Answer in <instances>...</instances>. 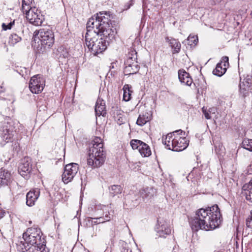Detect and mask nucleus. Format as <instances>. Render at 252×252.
Returning <instances> with one entry per match:
<instances>
[{
  "mask_svg": "<svg viewBox=\"0 0 252 252\" xmlns=\"http://www.w3.org/2000/svg\"><path fill=\"white\" fill-rule=\"evenodd\" d=\"M226 71V69L222 67L221 63H219L217 64L216 68L213 70V73L215 75L220 77L225 73Z\"/></svg>",
  "mask_w": 252,
  "mask_h": 252,
  "instance_id": "obj_29",
  "label": "nucleus"
},
{
  "mask_svg": "<svg viewBox=\"0 0 252 252\" xmlns=\"http://www.w3.org/2000/svg\"><path fill=\"white\" fill-rule=\"evenodd\" d=\"M98 217L94 218H91V219H94V220H98V223H103L105 221H109L110 220H105L104 219V218L101 216H98Z\"/></svg>",
  "mask_w": 252,
  "mask_h": 252,
  "instance_id": "obj_39",
  "label": "nucleus"
},
{
  "mask_svg": "<svg viewBox=\"0 0 252 252\" xmlns=\"http://www.w3.org/2000/svg\"><path fill=\"white\" fill-rule=\"evenodd\" d=\"M188 43L190 45L196 44L198 42L197 36L189 35L187 39Z\"/></svg>",
  "mask_w": 252,
  "mask_h": 252,
  "instance_id": "obj_35",
  "label": "nucleus"
},
{
  "mask_svg": "<svg viewBox=\"0 0 252 252\" xmlns=\"http://www.w3.org/2000/svg\"><path fill=\"white\" fill-rule=\"evenodd\" d=\"M45 80L41 75L38 74L31 78L29 83L30 91L34 94L41 93L45 86Z\"/></svg>",
  "mask_w": 252,
  "mask_h": 252,
  "instance_id": "obj_6",
  "label": "nucleus"
},
{
  "mask_svg": "<svg viewBox=\"0 0 252 252\" xmlns=\"http://www.w3.org/2000/svg\"><path fill=\"white\" fill-rule=\"evenodd\" d=\"M152 119V115L149 113H145L143 115H140L137 120L136 124L138 126H143Z\"/></svg>",
  "mask_w": 252,
  "mask_h": 252,
  "instance_id": "obj_24",
  "label": "nucleus"
},
{
  "mask_svg": "<svg viewBox=\"0 0 252 252\" xmlns=\"http://www.w3.org/2000/svg\"><path fill=\"white\" fill-rule=\"evenodd\" d=\"M167 40H169V45L172 49V53H178L180 51L181 46L180 42L174 38L169 39V38H167Z\"/></svg>",
  "mask_w": 252,
  "mask_h": 252,
  "instance_id": "obj_23",
  "label": "nucleus"
},
{
  "mask_svg": "<svg viewBox=\"0 0 252 252\" xmlns=\"http://www.w3.org/2000/svg\"><path fill=\"white\" fill-rule=\"evenodd\" d=\"M242 189L243 193L245 195L246 199L252 202V179L249 184L243 186Z\"/></svg>",
  "mask_w": 252,
  "mask_h": 252,
  "instance_id": "obj_20",
  "label": "nucleus"
},
{
  "mask_svg": "<svg viewBox=\"0 0 252 252\" xmlns=\"http://www.w3.org/2000/svg\"><path fill=\"white\" fill-rule=\"evenodd\" d=\"M21 38L17 34L13 33L11 34L9 37V43L12 45H14L21 41Z\"/></svg>",
  "mask_w": 252,
  "mask_h": 252,
  "instance_id": "obj_33",
  "label": "nucleus"
},
{
  "mask_svg": "<svg viewBox=\"0 0 252 252\" xmlns=\"http://www.w3.org/2000/svg\"><path fill=\"white\" fill-rule=\"evenodd\" d=\"M245 84H246L245 86L246 87H248V88L250 89V87H251V83H250L248 81H243Z\"/></svg>",
  "mask_w": 252,
  "mask_h": 252,
  "instance_id": "obj_44",
  "label": "nucleus"
},
{
  "mask_svg": "<svg viewBox=\"0 0 252 252\" xmlns=\"http://www.w3.org/2000/svg\"><path fill=\"white\" fill-rule=\"evenodd\" d=\"M38 41L34 46L37 52L40 54L46 52L53 45L55 41L54 34L50 29H41L37 34Z\"/></svg>",
  "mask_w": 252,
  "mask_h": 252,
  "instance_id": "obj_5",
  "label": "nucleus"
},
{
  "mask_svg": "<svg viewBox=\"0 0 252 252\" xmlns=\"http://www.w3.org/2000/svg\"><path fill=\"white\" fill-rule=\"evenodd\" d=\"M24 236H30L32 235V236H36L37 238H43L42 233L40 230V229L37 227H31L27 229L26 232L23 233Z\"/></svg>",
  "mask_w": 252,
  "mask_h": 252,
  "instance_id": "obj_22",
  "label": "nucleus"
},
{
  "mask_svg": "<svg viewBox=\"0 0 252 252\" xmlns=\"http://www.w3.org/2000/svg\"><path fill=\"white\" fill-rule=\"evenodd\" d=\"M32 0H23L22 5V10L23 13L30 9L31 7V4Z\"/></svg>",
  "mask_w": 252,
  "mask_h": 252,
  "instance_id": "obj_31",
  "label": "nucleus"
},
{
  "mask_svg": "<svg viewBox=\"0 0 252 252\" xmlns=\"http://www.w3.org/2000/svg\"><path fill=\"white\" fill-rule=\"evenodd\" d=\"M78 165L71 163L66 165L62 175V180L65 184L71 182L78 171Z\"/></svg>",
  "mask_w": 252,
  "mask_h": 252,
  "instance_id": "obj_7",
  "label": "nucleus"
},
{
  "mask_svg": "<svg viewBox=\"0 0 252 252\" xmlns=\"http://www.w3.org/2000/svg\"><path fill=\"white\" fill-rule=\"evenodd\" d=\"M40 195V190L38 189H35L30 191L26 195V204L28 206L31 207L34 205L35 202Z\"/></svg>",
  "mask_w": 252,
  "mask_h": 252,
  "instance_id": "obj_14",
  "label": "nucleus"
},
{
  "mask_svg": "<svg viewBox=\"0 0 252 252\" xmlns=\"http://www.w3.org/2000/svg\"><path fill=\"white\" fill-rule=\"evenodd\" d=\"M111 18L109 12L102 11L93 16L87 22L86 44L95 56L105 51L115 39L117 32L110 26Z\"/></svg>",
  "mask_w": 252,
  "mask_h": 252,
  "instance_id": "obj_1",
  "label": "nucleus"
},
{
  "mask_svg": "<svg viewBox=\"0 0 252 252\" xmlns=\"http://www.w3.org/2000/svg\"><path fill=\"white\" fill-rule=\"evenodd\" d=\"M109 192L112 197L122 193L123 188L120 185H114L109 188Z\"/></svg>",
  "mask_w": 252,
  "mask_h": 252,
  "instance_id": "obj_27",
  "label": "nucleus"
},
{
  "mask_svg": "<svg viewBox=\"0 0 252 252\" xmlns=\"http://www.w3.org/2000/svg\"><path fill=\"white\" fill-rule=\"evenodd\" d=\"M1 89H2V88H1ZM3 92V90H2V89H1V90H0V92Z\"/></svg>",
  "mask_w": 252,
  "mask_h": 252,
  "instance_id": "obj_48",
  "label": "nucleus"
},
{
  "mask_svg": "<svg viewBox=\"0 0 252 252\" xmlns=\"http://www.w3.org/2000/svg\"><path fill=\"white\" fill-rule=\"evenodd\" d=\"M158 224L156 227L157 235L159 237L165 238L171 232V228L168 223L164 220H158Z\"/></svg>",
  "mask_w": 252,
  "mask_h": 252,
  "instance_id": "obj_9",
  "label": "nucleus"
},
{
  "mask_svg": "<svg viewBox=\"0 0 252 252\" xmlns=\"http://www.w3.org/2000/svg\"><path fill=\"white\" fill-rule=\"evenodd\" d=\"M6 212L2 210H0V220L2 219L5 215Z\"/></svg>",
  "mask_w": 252,
  "mask_h": 252,
  "instance_id": "obj_43",
  "label": "nucleus"
},
{
  "mask_svg": "<svg viewBox=\"0 0 252 252\" xmlns=\"http://www.w3.org/2000/svg\"><path fill=\"white\" fill-rule=\"evenodd\" d=\"M156 189L153 187H146L140 190L139 193L143 199H149L156 194Z\"/></svg>",
  "mask_w": 252,
  "mask_h": 252,
  "instance_id": "obj_18",
  "label": "nucleus"
},
{
  "mask_svg": "<svg viewBox=\"0 0 252 252\" xmlns=\"http://www.w3.org/2000/svg\"><path fill=\"white\" fill-rule=\"evenodd\" d=\"M9 126L5 125L0 128V137L1 140L8 142L12 138V131L8 128Z\"/></svg>",
  "mask_w": 252,
  "mask_h": 252,
  "instance_id": "obj_15",
  "label": "nucleus"
},
{
  "mask_svg": "<svg viewBox=\"0 0 252 252\" xmlns=\"http://www.w3.org/2000/svg\"><path fill=\"white\" fill-rule=\"evenodd\" d=\"M212 1H213L215 3H216L217 2H219L221 1V0H211Z\"/></svg>",
  "mask_w": 252,
  "mask_h": 252,
  "instance_id": "obj_46",
  "label": "nucleus"
},
{
  "mask_svg": "<svg viewBox=\"0 0 252 252\" xmlns=\"http://www.w3.org/2000/svg\"><path fill=\"white\" fill-rule=\"evenodd\" d=\"M142 157H148L151 155V151L149 146L143 142L138 151Z\"/></svg>",
  "mask_w": 252,
  "mask_h": 252,
  "instance_id": "obj_26",
  "label": "nucleus"
},
{
  "mask_svg": "<svg viewBox=\"0 0 252 252\" xmlns=\"http://www.w3.org/2000/svg\"><path fill=\"white\" fill-rule=\"evenodd\" d=\"M95 112L96 115L98 116H104L106 114L105 109V102L104 100L100 98L97 99L95 107Z\"/></svg>",
  "mask_w": 252,
  "mask_h": 252,
  "instance_id": "obj_17",
  "label": "nucleus"
},
{
  "mask_svg": "<svg viewBox=\"0 0 252 252\" xmlns=\"http://www.w3.org/2000/svg\"><path fill=\"white\" fill-rule=\"evenodd\" d=\"M228 60V57L227 56H224L222 58L220 62L221 63V64L223 63V67L225 68V69H226L227 67H228L229 65Z\"/></svg>",
  "mask_w": 252,
  "mask_h": 252,
  "instance_id": "obj_37",
  "label": "nucleus"
},
{
  "mask_svg": "<svg viewBox=\"0 0 252 252\" xmlns=\"http://www.w3.org/2000/svg\"><path fill=\"white\" fill-rule=\"evenodd\" d=\"M92 144L88 151L87 163L94 168L98 167L104 163L105 158L102 139L95 137L92 141Z\"/></svg>",
  "mask_w": 252,
  "mask_h": 252,
  "instance_id": "obj_3",
  "label": "nucleus"
},
{
  "mask_svg": "<svg viewBox=\"0 0 252 252\" xmlns=\"http://www.w3.org/2000/svg\"><path fill=\"white\" fill-rule=\"evenodd\" d=\"M27 19L30 23L36 26H40L43 22V17L35 7L31 8L25 12Z\"/></svg>",
  "mask_w": 252,
  "mask_h": 252,
  "instance_id": "obj_8",
  "label": "nucleus"
},
{
  "mask_svg": "<svg viewBox=\"0 0 252 252\" xmlns=\"http://www.w3.org/2000/svg\"><path fill=\"white\" fill-rule=\"evenodd\" d=\"M121 123H123L122 121H121L120 123H119V125H121Z\"/></svg>",
  "mask_w": 252,
  "mask_h": 252,
  "instance_id": "obj_49",
  "label": "nucleus"
},
{
  "mask_svg": "<svg viewBox=\"0 0 252 252\" xmlns=\"http://www.w3.org/2000/svg\"><path fill=\"white\" fill-rule=\"evenodd\" d=\"M20 241H22L28 247L36 245H38V247H40L44 245L45 243L44 238H40L39 240V238H37L36 236H32V235L26 237L23 234V237Z\"/></svg>",
  "mask_w": 252,
  "mask_h": 252,
  "instance_id": "obj_11",
  "label": "nucleus"
},
{
  "mask_svg": "<svg viewBox=\"0 0 252 252\" xmlns=\"http://www.w3.org/2000/svg\"><path fill=\"white\" fill-rule=\"evenodd\" d=\"M14 24V21H13V22H11L8 25H6L5 24L3 23L2 25V27L4 30H7L8 29H10Z\"/></svg>",
  "mask_w": 252,
  "mask_h": 252,
  "instance_id": "obj_38",
  "label": "nucleus"
},
{
  "mask_svg": "<svg viewBox=\"0 0 252 252\" xmlns=\"http://www.w3.org/2000/svg\"><path fill=\"white\" fill-rule=\"evenodd\" d=\"M10 181V173L7 170L1 168L0 171V187L1 185H8Z\"/></svg>",
  "mask_w": 252,
  "mask_h": 252,
  "instance_id": "obj_19",
  "label": "nucleus"
},
{
  "mask_svg": "<svg viewBox=\"0 0 252 252\" xmlns=\"http://www.w3.org/2000/svg\"><path fill=\"white\" fill-rule=\"evenodd\" d=\"M32 168L31 159L29 157H25L21 159L18 167V171L20 175L26 177L30 173Z\"/></svg>",
  "mask_w": 252,
  "mask_h": 252,
  "instance_id": "obj_10",
  "label": "nucleus"
},
{
  "mask_svg": "<svg viewBox=\"0 0 252 252\" xmlns=\"http://www.w3.org/2000/svg\"><path fill=\"white\" fill-rule=\"evenodd\" d=\"M44 247L45 246H43V249H40V251L39 252H46L45 251H44Z\"/></svg>",
  "mask_w": 252,
  "mask_h": 252,
  "instance_id": "obj_47",
  "label": "nucleus"
},
{
  "mask_svg": "<svg viewBox=\"0 0 252 252\" xmlns=\"http://www.w3.org/2000/svg\"><path fill=\"white\" fill-rule=\"evenodd\" d=\"M242 147L252 152V139H244L242 143Z\"/></svg>",
  "mask_w": 252,
  "mask_h": 252,
  "instance_id": "obj_30",
  "label": "nucleus"
},
{
  "mask_svg": "<svg viewBox=\"0 0 252 252\" xmlns=\"http://www.w3.org/2000/svg\"><path fill=\"white\" fill-rule=\"evenodd\" d=\"M251 17H252V12H251Z\"/></svg>",
  "mask_w": 252,
  "mask_h": 252,
  "instance_id": "obj_50",
  "label": "nucleus"
},
{
  "mask_svg": "<svg viewBox=\"0 0 252 252\" xmlns=\"http://www.w3.org/2000/svg\"><path fill=\"white\" fill-rule=\"evenodd\" d=\"M143 142L137 139H132L130 141V145L133 150L137 149L139 150V148L142 145Z\"/></svg>",
  "mask_w": 252,
  "mask_h": 252,
  "instance_id": "obj_32",
  "label": "nucleus"
},
{
  "mask_svg": "<svg viewBox=\"0 0 252 252\" xmlns=\"http://www.w3.org/2000/svg\"><path fill=\"white\" fill-rule=\"evenodd\" d=\"M92 218H89L88 219V221L89 222H90L91 221V224L92 225H95V224H98V220H93L94 219H91Z\"/></svg>",
  "mask_w": 252,
  "mask_h": 252,
  "instance_id": "obj_42",
  "label": "nucleus"
},
{
  "mask_svg": "<svg viewBox=\"0 0 252 252\" xmlns=\"http://www.w3.org/2000/svg\"><path fill=\"white\" fill-rule=\"evenodd\" d=\"M182 133L183 131L179 129L168 133L165 138L163 137V144L169 150L177 152L184 150L189 144L186 138L181 136Z\"/></svg>",
  "mask_w": 252,
  "mask_h": 252,
  "instance_id": "obj_4",
  "label": "nucleus"
},
{
  "mask_svg": "<svg viewBox=\"0 0 252 252\" xmlns=\"http://www.w3.org/2000/svg\"><path fill=\"white\" fill-rule=\"evenodd\" d=\"M122 252H131V250L129 249L128 245L125 244L122 249Z\"/></svg>",
  "mask_w": 252,
  "mask_h": 252,
  "instance_id": "obj_41",
  "label": "nucleus"
},
{
  "mask_svg": "<svg viewBox=\"0 0 252 252\" xmlns=\"http://www.w3.org/2000/svg\"><path fill=\"white\" fill-rule=\"evenodd\" d=\"M178 78L181 83L187 86H190L192 83V79L189 74L184 70L180 69L178 71Z\"/></svg>",
  "mask_w": 252,
  "mask_h": 252,
  "instance_id": "obj_16",
  "label": "nucleus"
},
{
  "mask_svg": "<svg viewBox=\"0 0 252 252\" xmlns=\"http://www.w3.org/2000/svg\"><path fill=\"white\" fill-rule=\"evenodd\" d=\"M202 112L204 115V116L206 119H211V116L210 115V113L205 109L204 107L202 108Z\"/></svg>",
  "mask_w": 252,
  "mask_h": 252,
  "instance_id": "obj_40",
  "label": "nucleus"
},
{
  "mask_svg": "<svg viewBox=\"0 0 252 252\" xmlns=\"http://www.w3.org/2000/svg\"><path fill=\"white\" fill-rule=\"evenodd\" d=\"M139 66H135V65H130L125 66L124 68V73L126 75H130V74H134L136 73L139 69Z\"/></svg>",
  "mask_w": 252,
  "mask_h": 252,
  "instance_id": "obj_28",
  "label": "nucleus"
},
{
  "mask_svg": "<svg viewBox=\"0 0 252 252\" xmlns=\"http://www.w3.org/2000/svg\"><path fill=\"white\" fill-rule=\"evenodd\" d=\"M245 85L246 84L244 82H241L239 84L240 93L242 94L244 96H246L248 94L250 90L248 87H243V86H245Z\"/></svg>",
  "mask_w": 252,
  "mask_h": 252,
  "instance_id": "obj_34",
  "label": "nucleus"
},
{
  "mask_svg": "<svg viewBox=\"0 0 252 252\" xmlns=\"http://www.w3.org/2000/svg\"><path fill=\"white\" fill-rule=\"evenodd\" d=\"M131 89V86L128 84H125L123 87V99L126 101H129L131 98V95L132 93Z\"/></svg>",
  "mask_w": 252,
  "mask_h": 252,
  "instance_id": "obj_25",
  "label": "nucleus"
},
{
  "mask_svg": "<svg viewBox=\"0 0 252 252\" xmlns=\"http://www.w3.org/2000/svg\"><path fill=\"white\" fill-rule=\"evenodd\" d=\"M135 51H131L127 55V59L125 61V66L131 65H135V66H139L137 62L136 61L137 55Z\"/></svg>",
  "mask_w": 252,
  "mask_h": 252,
  "instance_id": "obj_21",
  "label": "nucleus"
},
{
  "mask_svg": "<svg viewBox=\"0 0 252 252\" xmlns=\"http://www.w3.org/2000/svg\"><path fill=\"white\" fill-rule=\"evenodd\" d=\"M221 222V215L217 205L196 211L195 217L190 221L192 229L206 231L217 228Z\"/></svg>",
  "mask_w": 252,
  "mask_h": 252,
  "instance_id": "obj_2",
  "label": "nucleus"
},
{
  "mask_svg": "<svg viewBox=\"0 0 252 252\" xmlns=\"http://www.w3.org/2000/svg\"><path fill=\"white\" fill-rule=\"evenodd\" d=\"M246 225L248 227L252 229V210L250 212V215L246 220Z\"/></svg>",
  "mask_w": 252,
  "mask_h": 252,
  "instance_id": "obj_36",
  "label": "nucleus"
},
{
  "mask_svg": "<svg viewBox=\"0 0 252 252\" xmlns=\"http://www.w3.org/2000/svg\"><path fill=\"white\" fill-rule=\"evenodd\" d=\"M215 110V109L214 108H211V109H210L209 110H208V112L211 114L212 113H215V112L214 111Z\"/></svg>",
  "mask_w": 252,
  "mask_h": 252,
  "instance_id": "obj_45",
  "label": "nucleus"
},
{
  "mask_svg": "<svg viewBox=\"0 0 252 252\" xmlns=\"http://www.w3.org/2000/svg\"><path fill=\"white\" fill-rule=\"evenodd\" d=\"M113 213L114 211L112 210L111 207L109 205L100 204L96 207V214L103 217L105 220H110Z\"/></svg>",
  "mask_w": 252,
  "mask_h": 252,
  "instance_id": "obj_12",
  "label": "nucleus"
},
{
  "mask_svg": "<svg viewBox=\"0 0 252 252\" xmlns=\"http://www.w3.org/2000/svg\"><path fill=\"white\" fill-rule=\"evenodd\" d=\"M16 245L18 251L21 252H25L27 251H29V252H39L40 249H43V246H45V243L44 245L40 247H38V245H36L28 247L22 241H20L16 243Z\"/></svg>",
  "mask_w": 252,
  "mask_h": 252,
  "instance_id": "obj_13",
  "label": "nucleus"
}]
</instances>
